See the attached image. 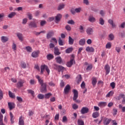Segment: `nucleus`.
<instances>
[{
    "mask_svg": "<svg viewBox=\"0 0 125 125\" xmlns=\"http://www.w3.org/2000/svg\"><path fill=\"white\" fill-rule=\"evenodd\" d=\"M73 64H76V61H75V55H71L70 57V60L69 62H67L66 66L69 68L72 67Z\"/></svg>",
    "mask_w": 125,
    "mask_h": 125,
    "instance_id": "1",
    "label": "nucleus"
},
{
    "mask_svg": "<svg viewBox=\"0 0 125 125\" xmlns=\"http://www.w3.org/2000/svg\"><path fill=\"white\" fill-rule=\"evenodd\" d=\"M41 75H42V74H43V72L44 70H46L48 75H49V73H50V70H49V68H48V67H47L46 65L44 64V65H41Z\"/></svg>",
    "mask_w": 125,
    "mask_h": 125,
    "instance_id": "2",
    "label": "nucleus"
},
{
    "mask_svg": "<svg viewBox=\"0 0 125 125\" xmlns=\"http://www.w3.org/2000/svg\"><path fill=\"white\" fill-rule=\"evenodd\" d=\"M72 91L74 93L73 100V101H75V102L78 103V102H79V100H77V99H78V97H79V93L78 92V90L76 89H73Z\"/></svg>",
    "mask_w": 125,
    "mask_h": 125,
    "instance_id": "3",
    "label": "nucleus"
},
{
    "mask_svg": "<svg viewBox=\"0 0 125 125\" xmlns=\"http://www.w3.org/2000/svg\"><path fill=\"white\" fill-rule=\"evenodd\" d=\"M26 83V81L23 80H20L16 84V86L18 88H20L23 86V84Z\"/></svg>",
    "mask_w": 125,
    "mask_h": 125,
    "instance_id": "4",
    "label": "nucleus"
},
{
    "mask_svg": "<svg viewBox=\"0 0 125 125\" xmlns=\"http://www.w3.org/2000/svg\"><path fill=\"white\" fill-rule=\"evenodd\" d=\"M54 68L55 70H58L59 72H61V71H63L65 69L64 67L57 64H54Z\"/></svg>",
    "mask_w": 125,
    "mask_h": 125,
    "instance_id": "5",
    "label": "nucleus"
},
{
    "mask_svg": "<svg viewBox=\"0 0 125 125\" xmlns=\"http://www.w3.org/2000/svg\"><path fill=\"white\" fill-rule=\"evenodd\" d=\"M70 89H71V86H70V85H66L63 91L64 94H68L69 92H70Z\"/></svg>",
    "mask_w": 125,
    "mask_h": 125,
    "instance_id": "6",
    "label": "nucleus"
},
{
    "mask_svg": "<svg viewBox=\"0 0 125 125\" xmlns=\"http://www.w3.org/2000/svg\"><path fill=\"white\" fill-rule=\"evenodd\" d=\"M88 111H89V109H88V108L86 107H83L81 110V114H87V113H88Z\"/></svg>",
    "mask_w": 125,
    "mask_h": 125,
    "instance_id": "7",
    "label": "nucleus"
},
{
    "mask_svg": "<svg viewBox=\"0 0 125 125\" xmlns=\"http://www.w3.org/2000/svg\"><path fill=\"white\" fill-rule=\"evenodd\" d=\"M36 78L38 80L39 83H40V84H41V86H43V85H44V83H43V80L41 79V77H40V76L39 75L36 76Z\"/></svg>",
    "mask_w": 125,
    "mask_h": 125,
    "instance_id": "8",
    "label": "nucleus"
},
{
    "mask_svg": "<svg viewBox=\"0 0 125 125\" xmlns=\"http://www.w3.org/2000/svg\"><path fill=\"white\" fill-rule=\"evenodd\" d=\"M111 121H112L111 119H109L108 118H104V125H108L111 123Z\"/></svg>",
    "mask_w": 125,
    "mask_h": 125,
    "instance_id": "9",
    "label": "nucleus"
},
{
    "mask_svg": "<svg viewBox=\"0 0 125 125\" xmlns=\"http://www.w3.org/2000/svg\"><path fill=\"white\" fill-rule=\"evenodd\" d=\"M29 26L30 28H37V27H38V25H37V21L35 20L34 21L31 22L29 24Z\"/></svg>",
    "mask_w": 125,
    "mask_h": 125,
    "instance_id": "10",
    "label": "nucleus"
},
{
    "mask_svg": "<svg viewBox=\"0 0 125 125\" xmlns=\"http://www.w3.org/2000/svg\"><path fill=\"white\" fill-rule=\"evenodd\" d=\"M88 36H91L93 34V29L91 27H88L86 30Z\"/></svg>",
    "mask_w": 125,
    "mask_h": 125,
    "instance_id": "11",
    "label": "nucleus"
},
{
    "mask_svg": "<svg viewBox=\"0 0 125 125\" xmlns=\"http://www.w3.org/2000/svg\"><path fill=\"white\" fill-rule=\"evenodd\" d=\"M54 34H55V32L54 31L51 30L50 31H49L47 34L46 38H47V40H49V39H50V38H51V37H52V36H53L54 35Z\"/></svg>",
    "mask_w": 125,
    "mask_h": 125,
    "instance_id": "12",
    "label": "nucleus"
},
{
    "mask_svg": "<svg viewBox=\"0 0 125 125\" xmlns=\"http://www.w3.org/2000/svg\"><path fill=\"white\" fill-rule=\"evenodd\" d=\"M54 53L56 56L60 55V54H61V52L59 51V49L57 47H55L54 48Z\"/></svg>",
    "mask_w": 125,
    "mask_h": 125,
    "instance_id": "13",
    "label": "nucleus"
},
{
    "mask_svg": "<svg viewBox=\"0 0 125 125\" xmlns=\"http://www.w3.org/2000/svg\"><path fill=\"white\" fill-rule=\"evenodd\" d=\"M39 54H40L39 51H34L32 52L31 56L33 57V58H37L39 57Z\"/></svg>",
    "mask_w": 125,
    "mask_h": 125,
    "instance_id": "14",
    "label": "nucleus"
},
{
    "mask_svg": "<svg viewBox=\"0 0 125 125\" xmlns=\"http://www.w3.org/2000/svg\"><path fill=\"white\" fill-rule=\"evenodd\" d=\"M8 105L9 108V110H11L12 109H14L15 108V104L14 103H8Z\"/></svg>",
    "mask_w": 125,
    "mask_h": 125,
    "instance_id": "15",
    "label": "nucleus"
},
{
    "mask_svg": "<svg viewBox=\"0 0 125 125\" xmlns=\"http://www.w3.org/2000/svg\"><path fill=\"white\" fill-rule=\"evenodd\" d=\"M17 36L18 37L19 40L21 41V42H23V34H22L21 33H17L16 34Z\"/></svg>",
    "mask_w": 125,
    "mask_h": 125,
    "instance_id": "16",
    "label": "nucleus"
},
{
    "mask_svg": "<svg viewBox=\"0 0 125 125\" xmlns=\"http://www.w3.org/2000/svg\"><path fill=\"white\" fill-rule=\"evenodd\" d=\"M104 69L106 71V75H108L110 73V65L109 64H106L104 66Z\"/></svg>",
    "mask_w": 125,
    "mask_h": 125,
    "instance_id": "17",
    "label": "nucleus"
},
{
    "mask_svg": "<svg viewBox=\"0 0 125 125\" xmlns=\"http://www.w3.org/2000/svg\"><path fill=\"white\" fill-rule=\"evenodd\" d=\"M86 51H87V52H94V48L92 47H89L87 46L85 48Z\"/></svg>",
    "mask_w": 125,
    "mask_h": 125,
    "instance_id": "18",
    "label": "nucleus"
},
{
    "mask_svg": "<svg viewBox=\"0 0 125 125\" xmlns=\"http://www.w3.org/2000/svg\"><path fill=\"white\" fill-rule=\"evenodd\" d=\"M19 125H24V118H23L22 116H21L19 118Z\"/></svg>",
    "mask_w": 125,
    "mask_h": 125,
    "instance_id": "19",
    "label": "nucleus"
},
{
    "mask_svg": "<svg viewBox=\"0 0 125 125\" xmlns=\"http://www.w3.org/2000/svg\"><path fill=\"white\" fill-rule=\"evenodd\" d=\"M88 21L91 22V23H94L96 21L95 18L93 17V16H89L88 18Z\"/></svg>",
    "mask_w": 125,
    "mask_h": 125,
    "instance_id": "20",
    "label": "nucleus"
},
{
    "mask_svg": "<svg viewBox=\"0 0 125 125\" xmlns=\"http://www.w3.org/2000/svg\"><path fill=\"white\" fill-rule=\"evenodd\" d=\"M82 79H83V78L82 77V75H78L76 79L77 83H78V84L80 83H81L82 82Z\"/></svg>",
    "mask_w": 125,
    "mask_h": 125,
    "instance_id": "21",
    "label": "nucleus"
},
{
    "mask_svg": "<svg viewBox=\"0 0 125 125\" xmlns=\"http://www.w3.org/2000/svg\"><path fill=\"white\" fill-rule=\"evenodd\" d=\"M62 18V15L59 14L56 16L55 20L56 22H59V21H60Z\"/></svg>",
    "mask_w": 125,
    "mask_h": 125,
    "instance_id": "22",
    "label": "nucleus"
},
{
    "mask_svg": "<svg viewBox=\"0 0 125 125\" xmlns=\"http://www.w3.org/2000/svg\"><path fill=\"white\" fill-rule=\"evenodd\" d=\"M56 60L57 63H58V64H61L62 63H63V61L62 60V58H61V57H57L56 58Z\"/></svg>",
    "mask_w": 125,
    "mask_h": 125,
    "instance_id": "23",
    "label": "nucleus"
},
{
    "mask_svg": "<svg viewBox=\"0 0 125 125\" xmlns=\"http://www.w3.org/2000/svg\"><path fill=\"white\" fill-rule=\"evenodd\" d=\"M42 89L41 90V92H46V83H44L43 86H42Z\"/></svg>",
    "mask_w": 125,
    "mask_h": 125,
    "instance_id": "24",
    "label": "nucleus"
},
{
    "mask_svg": "<svg viewBox=\"0 0 125 125\" xmlns=\"http://www.w3.org/2000/svg\"><path fill=\"white\" fill-rule=\"evenodd\" d=\"M108 23H109L110 25H111L112 28H115L116 27V24L114 23V21H113V20H108Z\"/></svg>",
    "mask_w": 125,
    "mask_h": 125,
    "instance_id": "25",
    "label": "nucleus"
},
{
    "mask_svg": "<svg viewBox=\"0 0 125 125\" xmlns=\"http://www.w3.org/2000/svg\"><path fill=\"white\" fill-rule=\"evenodd\" d=\"M100 116V114H99V112L96 111L94 112L92 114V117L94 118V119H96V118H98Z\"/></svg>",
    "mask_w": 125,
    "mask_h": 125,
    "instance_id": "26",
    "label": "nucleus"
},
{
    "mask_svg": "<svg viewBox=\"0 0 125 125\" xmlns=\"http://www.w3.org/2000/svg\"><path fill=\"white\" fill-rule=\"evenodd\" d=\"M96 83H97V79L95 77H93L92 78V84L93 86H95V85H96Z\"/></svg>",
    "mask_w": 125,
    "mask_h": 125,
    "instance_id": "27",
    "label": "nucleus"
},
{
    "mask_svg": "<svg viewBox=\"0 0 125 125\" xmlns=\"http://www.w3.org/2000/svg\"><path fill=\"white\" fill-rule=\"evenodd\" d=\"M1 41L3 42H6L8 41V38L5 36H2L1 37Z\"/></svg>",
    "mask_w": 125,
    "mask_h": 125,
    "instance_id": "28",
    "label": "nucleus"
},
{
    "mask_svg": "<svg viewBox=\"0 0 125 125\" xmlns=\"http://www.w3.org/2000/svg\"><path fill=\"white\" fill-rule=\"evenodd\" d=\"M80 45H84L85 44V39H82L79 41Z\"/></svg>",
    "mask_w": 125,
    "mask_h": 125,
    "instance_id": "29",
    "label": "nucleus"
},
{
    "mask_svg": "<svg viewBox=\"0 0 125 125\" xmlns=\"http://www.w3.org/2000/svg\"><path fill=\"white\" fill-rule=\"evenodd\" d=\"M106 105H107V103L105 102H100L98 104V106H99V107H105Z\"/></svg>",
    "mask_w": 125,
    "mask_h": 125,
    "instance_id": "30",
    "label": "nucleus"
},
{
    "mask_svg": "<svg viewBox=\"0 0 125 125\" xmlns=\"http://www.w3.org/2000/svg\"><path fill=\"white\" fill-rule=\"evenodd\" d=\"M64 7H65V4L64 3L60 4L58 7V10H61V9H63Z\"/></svg>",
    "mask_w": 125,
    "mask_h": 125,
    "instance_id": "31",
    "label": "nucleus"
},
{
    "mask_svg": "<svg viewBox=\"0 0 125 125\" xmlns=\"http://www.w3.org/2000/svg\"><path fill=\"white\" fill-rule=\"evenodd\" d=\"M68 42L70 45L74 44V39H73L71 36H69L68 38Z\"/></svg>",
    "mask_w": 125,
    "mask_h": 125,
    "instance_id": "32",
    "label": "nucleus"
},
{
    "mask_svg": "<svg viewBox=\"0 0 125 125\" xmlns=\"http://www.w3.org/2000/svg\"><path fill=\"white\" fill-rule=\"evenodd\" d=\"M46 57L48 60H51V59H53V58H54V56L51 54L47 55Z\"/></svg>",
    "mask_w": 125,
    "mask_h": 125,
    "instance_id": "33",
    "label": "nucleus"
},
{
    "mask_svg": "<svg viewBox=\"0 0 125 125\" xmlns=\"http://www.w3.org/2000/svg\"><path fill=\"white\" fill-rule=\"evenodd\" d=\"M15 15H16V13L13 12L8 15V17L9 18H13Z\"/></svg>",
    "mask_w": 125,
    "mask_h": 125,
    "instance_id": "34",
    "label": "nucleus"
},
{
    "mask_svg": "<svg viewBox=\"0 0 125 125\" xmlns=\"http://www.w3.org/2000/svg\"><path fill=\"white\" fill-rule=\"evenodd\" d=\"M9 96L11 98H13V99H15L16 97L15 94L14 93L11 92V91H9Z\"/></svg>",
    "mask_w": 125,
    "mask_h": 125,
    "instance_id": "35",
    "label": "nucleus"
},
{
    "mask_svg": "<svg viewBox=\"0 0 125 125\" xmlns=\"http://www.w3.org/2000/svg\"><path fill=\"white\" fill-rule=\"evenodd\" d=\"M79 30H80V32L82 34H83L84 33V28L83 25H80L79 27Z\"/></svg>",
    "mask_w": 125,
    "mask_h": 125,
    "instance_id": "36",
    "label": "nucleus"
},
{
    "mask_svg": "<svg viewBox=\"0 0 125 125\" xmlns=\"http://www.w3.org/2000/svg\"><path fill=\"white\" fill-rule=\"evenodd\" d=\"M112 47V43L110 42H107L105 45V48H107V49H110Z\"/></svg>",
    "mask_w": 125,
    "mask_h": 125,
    "instance_id": "37",
    "label": "nucleus"
},
{
    "mask_svg": "<svg viewBox=\"0 0 125 125\" xmlns=\"http://www.w3.org/2000/svg\"><path fill=\"white\" fill-rule=\"evenodd\" d=\"M58 42L59 45L62 46L64 44V41L62 40V39H61V38H59Z\"/></svg>",
    "mask_w": 125,
    "mask_h": 125,
    "instance_id": "38",
    "label": "nucleus"
},
{
    "mask_svg": "<svg viewBox=\"0 0 125 125\" xmlns=\"http://www.w3.org/2000/svg\"><path fill=\"white\" fill-rule=\"evenodd\" d=\"M78 125H84V122L82 120H78L77 121Z\"/></svg>",
    "mask_w": 125,
    "mask_h": 125,
    "instance_id": "39",
    "label": "nucleus"
},
{
    "mask_svg": "<svg viewBox=\"0 0 125 125\" xmlns=\"http://www.w3.org/2000/svg\"><path fill=\"white\" fill-rule=\"evenodd\" d=\"M104 23H105V21H104V20L102 18H100L99 24L103 26V25H104Z\"/></svg>",
    "mask_w": 125,
    "mask_h": 125,
    "instance_id": "40",
    "label": "nucleus"
},
{
    "mask_svg": "<svg viewBox=\"0 0 125 125\" xmlns=\"http://www.w3.org/2000/svg\"><path fill=\"white\" fill-rule=\"evenodd\" d=\"M73 51V48L69 47L65 50L66 53H71Z\"/></svg>",
    "mask_w": 125,
    "mask_h": 125,
    "instance_id": "41",
    "label": "nucleus"
},
{
    "mask_svg": "<svg viewBox=\"0 0 125 125\" xmlns=\"http://www.w3.org/2000/svg\"><path fill=\"white\" fill-rule=\"evenodd\" d=\"M51 95H52V94H51V93H48L47 94H45V98L46 99H49Z\"/></svg>",
    "mask_w": 125,
    "mask_h": 125,
    "instance_id": "42",
    "label": "nucleus"
},
{
    "mask_svg": "<svg viewBox=\"0 0 125 125\" xmlns=\"http://www.w3.org/2000/svg\"><path fill=\"white\" fill-rule=\"evenodd\" d=\"M108 38H109V41H113L114 40V35L113 34H110L109 36H108Z\"/></svg>",
    "mask_w": 125,
    "mask_h": 125,
    "instance_id": "43",
    "label": "nucleus"
},
{
    "mask_svg": "<svg viewBox=\"0 0 125 125\" xmlns=\"http://www.w3.org/2000/svg\"><path fill=\"white\" fill-rule=\"evenodd\" d=\"M28 93H30L33 97H35V92L33 90H28Z\"/></svg>",
    "mask_w": 125,
    "mask_h": 125,
    "instance_id": "44",
    "label": "nucleus"
},
{
    "mask_svg": "<svg viewBox=\"0 0 125 125\" xmlns=\"http://www.w3.org/2000/svg\"><path fill=\"white\" fill-rule=\"evenodd\" d=\"M114 94V92L113 91H110L107 95L106 97H110V96H112Z\"/></svg>",
    "mask_w": 125,
    "mask_h": 125,
    "instance_id": "45",
    "label": "nucleus"
},
{
    "mask_svg": "<svg viewBox=\"0 0 125 125\" xmlns=\"http://www.w3.org/2000/svg\"><path fill=\"white\" fill-rule=\"evenodd\" d=\"M21 68H23V69H25V68H26L27 67V64L25 62H21Z\"/></svg>",
    "mask_w": 125,
    "mask_h": 125,
    "instance_id": "46",
    "label": "nucleus"
},
{
    "mask_svg": "<svg viewBox=\"0 0 125 125\" xmlns=\"http://www.w3.org/2000/svg\"><path fill=\"white\" fill-rule=\"evenodd\" d=\"M38 98L39 99H43V98H44V95L42 94H39L38 96Z\"/></svg>",
    "mask_w": 125,
    "mask_h": 125,
    "instance_id": "47",
    "label": "nucleus"
},
{
    "mask_svg": "<svg viewBox=\"0 0 125 125\" xmlns=\"http://www.w3.org/2000/svg\"><path fill=\"white\" fill-rule=\"evenodd\" d=\"M10 118H11V122L12 124H13V123H14L13 118L14 116H13L12 112H10Z\"/></svg>",
    "mask_w": 125,
    "mask_h": 125,
    "instance_id": "48",
    "label": "nucleus"
},
{
    "mask_svg": "<svg viewBox=\"0 0 125 125\" xmlns=\"http://www.w3.org/2000/svg\"><path fill=\"white\" fill-rule=\"evenodd\" d=\"M81 86L82 89H84V88H85V83H84V82L83 81L82 82V83H81Z\"/></svg>",
    "mask_w": 125,
    "mask_h": 125,
    "instance_id": "49",
    "label": "nucleus"
},
{
    "mask_svg": "<svg viewBox=\"0 0 125 125\" xmlns=\"http://www.w3.org/2000/svg\"><path fill=\"white\" fill-rule=\"evenodd\" d=\"M121 98H123V99L125 98V94H120L119 96V98L118 99V100H121Z\"/></svg>",
    "mask_w": 125,
    "mask_h": 125,
    "instance_id": "50",
    "label": "nucleus"
},
{
    "mask_svg": "<svg viewBox=\"0 0 125 125\" xmlns=\"http://www.w3.org/2000/svg\"><path fill=\"white\" fill-rule=\"evenodd\" d=\"M81 11H82L81 7H79V8L75 9V12H76L77 13H80V12H81Z\"/></svg>",
    "mask_w": 125,
    "mask_h": 125,
    "instance_id": "51",
    "label": "nucleus"
},
{
    "mask_svg": "<svg viewBox=\"0 0 125 125\" xmlns=\"http://www.w3.org/2000/svg\"><path fill=\"white\" fill-rule=\"evenodd\" d=\"M113 116H116V115L118 114V109H117V108H113Z\"/></svg>",
    "mask_w": 125,
    "mask_h": 125,
    "instance_id": "52",
    "label": "nucleus"
},
{
    "mask_svg": "<svg viewBox=\"0 0 125 125\" xmlns=\"http://www.w3.org/2000/svg\"><path fill=\"white\" fill-rule=\"evenodd\" d=\"M27 51H28V52H32V48L30 46H26L25 47Z\"/></svg>",
    "mask_w": 125,
    "mask_h": 125,
    "instance_id": "53",
    "label": "nucleus"
},
{
    "mask_svg": "<svg viewBox=\"0 0 125 125\" xmlns=\"http://www.w3.org/2000/svg\"><path fill=\"white\" fill-rule=\"evenodd\" d=\"M72 108H73V109H74V110H77V109H78V108H79V106H78V105L77 104H74L72 105Z\"/></svg>",
    "mask_w": 125,
    "mask_h": 125,
    "instance_id": "54",
    "label": "nucleus"
},
{
    "mask_svg": "<svg viewBox=\"0 0 125 125\" xmlns=\"http://www.w3.org/2000/svg\"><path fill=\"white\" fill-rule=\"evenodd\" d=\"M92 69V64H89L87 66L86 70L87 71H89L90 70H91Z\"/></svg>",
    "mask_w": 125,
    "mask_h": 125,
    "instance_id": "55",
    "label": "nucleus"
},
{
    "mask_svg": "<svg viewBox=\"0 0 125 125\" xmlns=\"http://www.w3.org/2000/svg\"><path fill=\"white\" fill-rule=\"evenodd\" d=\"M110 86L112 87L113 89H114V88H115L116 86V83L114 82L110 83Z\"/></svg>",
    "mask_w": 125,
    "mask_h": 125,
    "instance_id": "56",
    "label": "nucleus"
},
{
    "mask_svg": "<svg viewBox=\"0 0 125 125\" xmlns=\"http://www.w3.org/2000/svg\"><path fill=\"white\" fill-rule=\"evenodd\" d=\"M17 99L19 102H21V103L23 102V99H22V98H21V97L17 96Z\"/></svg>",
    "mask_w": 125,
    "mask_h": 125,
    "instance_id": "57",
    "label": "nucleus"
},
{
    "mask_svg": "<svg viewBox=\"0 0 125 125\" xmlns=\"http://www.w3.org/2000/svg\"><path fill=\"white\" fill-rule=\"evenodd\" d=\"M65 29L67 31H71L72 28H71V26H70V25H66L65 26Z\"/></svg>",
    "mask_w": 125,
    "mask_h": 125,
    "instance_id": "58",
    "label": "nucleus"
},
{
    "mask_svg": "<svg viewBox=\"0 0 125 125\" xmlns=\"http://www.w3.org/2000/svg\"><path fill=\"white\" fill-rule=\"evenodd\" d=\"M83 3L86 4V5H88L89 4V1L88 0H83Z\"/></svg>",
    "mask_w": 125,
    "mask_h": 125,
    "instance_id": "59",
    "label": "nucleus"
},
{
    "mask_svg": "<svg viewBox=\"0 0 125 125\" xmlns=\"http://www.w3.org/2000/svg\"><path fill=\"white\" fill-rule=\"evenodd\" d=\"M45 24H46V21H42L40 23L41 26H44Z\"/></svg>",
    "mask_w": 125,
    "mask_h": 125,
    "instance_id": "60",
    "label": "nucleus"
},
{
    "mask_svg": "<svg viewBox=\"0 0 125 125\" xmlns=\"http://www.w3.org/2000/svg\"><path fill=\"white\" fill-rule=\"evenodd\" d=\"M68 24H70L71 25H74V24H75V21H74L73 20H69L68 22H67Z\"/></svg>",
    "mask_w": 125,
    "mask_h": 125,
    "instance_id": "61",
    "label": "nucleus"
},
{
    "mask_svg": "<svg viewBox=\"0 0 125 125\" xmlns=\"http://www.w3.org/2000/svg\"><path fill=\"white\" fill-rule=\"evenodd\" d=\"M115 49L118 53H120L121 51V47H116Z\"/></svg>",
    "mask_w": 125,
    "mask_h": 125,
    "instance_id": "62",
    "label": "nucleus"
},
{
    "mask_svg": "<svg viewBox=\"0 0 125 125\" xmlns=\"http://www.w3.org/2000/svg\"><path fill=\"white\" fill-rule=\"evenodd\" d=\"M60 85L62 87H64L65 86V83L63 82V81H61Z\"/></svg>",
    "mask_w": 125,
    "mask_h": 125,
    "instance_id": "63",
    "label": "nucleus"
},
{
    "mask_svg": "<svg viewBox=\"0 0 125 125\" xmlns=\"http://www.w3.org/2000/svg\"><path fill=\"white\" fill-rule=\"evenodd\" d=\"M12 48L14 50H16V49H17V48H16V44H15V43H13Z\"/></svg>",
    "mask_w": 125,
    "mask_h": 125,
    "instance_id": "64",
    "label": "nucleus"
}]
</instances>
